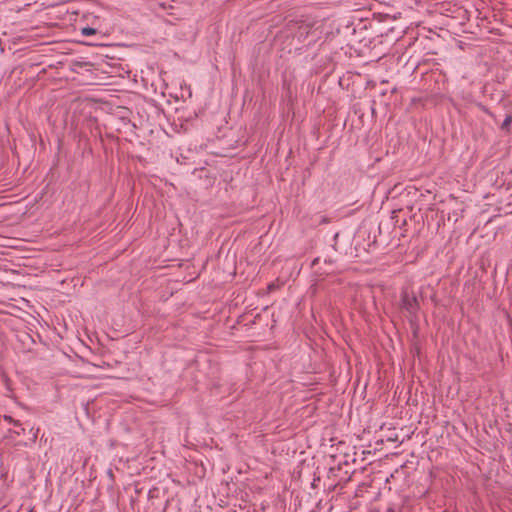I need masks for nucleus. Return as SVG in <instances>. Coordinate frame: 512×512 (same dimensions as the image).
<instances>
[{
    "label": "nucleus",
    "instance_id": "1",
    "mask_svg": "<svg viewBox=\"0 0 512 512\" xmlns=\"http://www.w3.org/2000/svg\"><path fill=\"white\" fill-rule=\"evenodd\" d=\"M294 38H297L299 41H306L308 44L314 43L318 36V28H314V25H310L306 22L297 23L295 25V29L292 32Z\"/></svg>",
    "mask_w": 512,
    "mask_h": 512
},
{
    "label": "nucleus",
    "instance_id": "2",
    "mask_svg": "<svg viewBox=\"0 0 512 512\" xmlns=\"http://www.w3.org/2000/svg\"><path fill=\"white\" fill-rule=\"evenodd\" d=\"M402 308L408 312L410 322L417 320V313L419 310V302L416 296H410L408 293H403L401 297Z\"/></svg>",
    "mask_w": 512,
    "mask_h": 512
},
{
    "label": "nucleus",
    "instance_id": "3",
    "mask_svg": "<svg viewBox=\"0 0 512 512\" xmlns=\"http://www.w3.org/2000/svg\"><path fill=\"white\" fill-rule=\"evenodd\" d=\"M511 123H512V116L511 115H506L505 119L503 120V122L501 124V129L508 131L509 128H510Z\"/></svg>",
    "mask_w": 512,
    "mask_h": 512
},
{
    "label": "nucleus",
    "instance_id": "4",
    "mask_svg": "<svg viewBox=\"0 0 512 512\" xmlns=\"http://www.w3.org/2000/svg\"><path fill=\"white\" fill-rule=\"evenodd\" d=\"M81 34L83 36H92V35L96 34V29L87 26V27H84L81 29Z\"/></svg>",
    "mask_w": 512,
    "mask_h": 512
}]
</instances>
